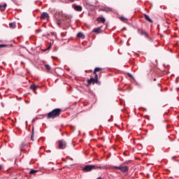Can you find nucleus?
Segmentation results:
<instances>
[{"label":"nucleus","instance_id":"obj_2","mask_svg":"<svg viewBox=\"0 0 179 179\" xmlns=\"http://www.w3.org/2000/svg\"><path fill=\"white\" fill-rule=\"evenodd\" d=\"M60 114H61V109L56 108L48 114L47 118L48 120H50V118H55V117H59Z\"/></svg>","mask_w":179,"mask_h":179},{"label":"nucleus","instance_id":"obj_4","mask_svg":"<svg viewBox=\"0 0 179 179\" xmlns=\"http://www.w3.org/2000/svg\"><path fill=\"white\" fill-rule=\"evenodd\" d=\"M59 16H62V17H64V19H67L68 20H71V19H72L71 15H69L67 14H65L62 11H59Z\"/></svg>","mask_w":179,"mask_h":179},{"label":"nucleus","instance_id":"obj_30","mask_svg":"<svg viewBox=\"0 0 179 179\" xmlns=\"http://www.w3.org/2000/svg\"><path fill=\"white\" fill-rule=\"evenodd\" d=\"M96 179H103L101 177H99Z\"/></svg>","mask_w":179,"mask_h":179},{"label":"nucleus","instance_id":"obj_27","mask_svg":"<svg viewBox=\"0 0 179 179\" xmlns=\"http://www.w3.org/2000/svg\"><path fill=\"white\" fill-rule=\"evenodd\" d=\"M51 48V45H50L47 49H45V51H48V50H50Z\"/></svg>","mask_w":179,"mask_h":179},{"label":"nucleus","instance_id":"obj_28","mask_svg":"<svg viewBox=\"0 0 179 179\" xmlns=\"http://www.w3.org/2000/svg\"><path fill=\"white\" fill-rule=\"evenodd\" d=\"M0 170H2V165H0Z\"/></svg>","mask_w":179,"mask_h":179},{"label":"nucleus","instance_id":"obj_3","mask_svg":"<svg viewBox=\"0 0 179 179\" xmlns=\"http://www.w3.org/2000/svg\"><path fill=\"white\" fill-rule=\"evenodd\" d=\"M113 169H116L117 170H120L122 173H127L128 170H129V167L127 166H113Z\"/></svg>","mask_w":179,"mask_h":179},{"label":"nucleus","instance_id":"obj_24","mask_svg":"<svg viewBox=\"0 0 179 179\" xmlns=\"http://www.w3.org/2000/svg\"><path fill=\"white\" fill-rule=\"evenodd\" d=\"M95 76H94V79H96L98 82H99V76L97 75L96 73H94Z\"/></svg>","mask_w":179,"mask_h":179},{"label":"nucleus","instance_id":"obj_10","mask_svg":"<svg viewBox=\"0 0 179 179\" xmlns=\"http://www.w3.org/2000/svg\"><path fill=\"white\" fill-rule=\"evenodd\" d=\"M97 80L93 78H91L90 80H88V83L90 85L92 83H97Z\"/></svg>","mask_w":179,"mask_h":179},{"label":"nucleus","instance_id":"obj_23","mask_svg":"<svg viewBox=\"0 0 179 179\" xmlns=\"http://www.w3.org/2000/svg\"><path fill=\"white\" fill-rule=\"evenodd\" d=\"M57 24L59 26V27H61V20H57Z\"/></svg>","mask_w":179,"mask_h":179},{"label":"nucleus","instance_id":"obj_25","mask_svg":"<svg viewBox=\"0 0 179 179\" xmlns=\"http://www.w3.org/2000/svg\"><path fill=\"white\" fill-rule=\"evenodd\" d=\"M5 47H8V45H5V44H1L0 45V48H3Z\"/></svg>","mask_w":179,"mask_h":179},{"label":"nucleus","instance_id":"obj_8","mask_svg":"<svg viewBox=\"0 0 179 179\" xmlns=\"http://www.w3.org/2000/svg\"><path fill=\"white\" fill-rule=\"evenodd\" d=\"M50 15L47 13H43L41 15V19H47Z\"/></svg>","mask_w":179,"mask_h":179},{"label":"nucleus","instance_id":"obj_14","mask_svg":"<svg viewBox=\"0 0 179 179\" xmlns=\"http://www.w3.org/2000/svg\"><path fill=\"white\" fill-rule=\"evenodd\" d=\"M77 37H78L79 38H85V34H83V33L82 32H78L77 34Z\"/></svg>","mask_w":179,"mask_h":179},{"label":"nucleus","instance_id":"obj_6","mask_svg":"<svg viewBox=\"0 0 179 179\" xmlns=\"http://www.w3.org/2000/svg\"><path fill=\"white\" fill-rule=\"evenodd\" d=\"M144 17L145 20H148V22H149L150 23H153V20L151 19L150 17H149V15L144 14Z\"/></svg>","mask_w":179,"mask_h":179},{"label":"nucleus","instance_id":"obj_17","mask_svg":"<svg viewBox=\"0 0 179 179\" xmlns=\"http://www.w3.org/2000/svg\"><path fill=\"white\" fill-rule=\"evenodd\" d=\"M100 30H101L100 27H98V28H94L93 31L99 34V33H100Z\"/></svg>","mask_w":179,"mask_h":179},{"label":"nucleus","instance_id":"obj_29","mask_svg":"<svg viewBox=\"0 0 179 179\" xmlns=\"http://www.w3.org/2000/svg\"><path fill=\"white\" fill-rule=\"evenodd\" d=\"M128 75L130 76L131 77H132V74L128 73Z\"/></svg>","mask_w":179,"mask_h":179},{"label":"nucleus","instance_id":"obj_1","mask_svg":"<svg viewBox=\"0 0 179 179\" xmlns=\"http://www.w3.org/2000/svg\"><path fill=\"white\" fill-rule=\"evenodd\" d=\"M97 169H99L100 170H107L108 167L105 165V166H100V165H86L84 168H83V171L84 173H89L92 171V170H97Z\"/></svg>","mask_w":179,"mask_h":179},{"label":"nucleus","instance_id":"obj_22","mask_svg":"<svg viewBox=\"0 0 179 179\" xmlns=\"http://www.w3.org/2000/svg\"><path fill=\"white\" fill-rule=\"evenodd\" d=\"M120 20H122V22H127V18H125L124 17H120Z\"/></svg>","mask_w":179,"mask_h":179},{"label":"nucleus","instance_id":"obj_18","mask_svg":"<svg viewBox=\"0 0 179 179\" xmlns=\"http://www.w3.org/2000/svg\"><path fill=\"white\" fill-rule=\"evenodd\" d=\"M101 68L100 67H96L94 69V73H96V72H100V71H101Z\"/></svg>","mask_w":179,"mask_h":179},{"label":"nucleus","instance_id":"obj_21","mask_svg":"<svg viewBox=\"0 0 179 179\" xmlns=\"http://www.w3.org/2000/svg\"><path fill=\"white\" fill-rule=\"evenodd\" d=\"M35 173H37V170L31 169L29 171V174H35Z\"/></svg>","mask_w":179,"mask_h":179},{"label":"nucleus","instance_id":"obj_12","mask_svg":"<svg viewBox=\"0 0 179 179\" xmlns=\"http://www.w3.org/2000/svg\"><path fill=\"white\" fill-rule=\"evenodd\" d=\"M98 22H99L100 23H105L106 22V18L103 17H99L97 18Z\"/></svg>","mask_w":179,"mask_h":179},{"label":"nucleus","instance_id":"obj_26","mask_svg":"<svg viewBox=\"0 0 179 179\" xmlns=\"http://www.w3.org/2000/svg\"><path fill=\"white\" fill-rule=\"evenodd\" d=\"M13 23H12V22H10V24H9V27L10 28V29H12V28H13Z\"/></svg>","mask_w":179,"mask_h":179},{"label":"nucleus","instance_id":"obj_5","mask_svg":"<svg viewBox=\"0 0 179 179\" xmlns=\"http://www.w3.org/2000/svg\"><path fill=\"white\" fill-rule=\"evenodd\" d=\"M58 145L59 149H64L66 147V142H65L64 140H60L58 142Z\"/></svg>","mask_w":179,"mask_h":179},{"label":"nucleus","instance_id":"obj_20","mask_svg":"<svg viewBox=\"0 0 179 179\" xmlns=\"http://www.w3.org/2000/svg\"><path fill=\"white\" fill-rule=\"evenodd\" d=\"M31 141H34V130L32 129V134H31Z\"/></svg>","mask_w":179,"mask_h":179},{"label":"nucleus","instance_id":"obj_15","mask_svg":"<svg viewBox=\"0 0 179 179\" xmlns=\"http://www.w3.org/2000/svg\"><path fill=\"white\" fill-rule=\"evenodd\" d=\"M37 87H38L36 84H33V85H31L30 89H31V90H36V89Z\"/></svg>","mask_w":179,"mask_h":179},{"label":"nucleus","instance_id":"obj_19","mask_svg":"<svg viewBox=\"0 0 179 179\" xmlns=\"http://www.w3.org/2000/svg\"><path fill=\"white\" fill-rule=\"evenodd\" d=\"M45 67L48 71H51V66L48 64H45Z\"/></svg>","mask_w":179,"mask_h":179},{"label":"nucleus","instance_id":"obj_13","mask_svg":"<svg viewBox=\"0 0 179 179\" xmlns=\"http://www.w3.org/2000/svg\"><path fill=\"white\" fill-rule=\"evenodd\" d=\"M140 34L141 36H145V37H146V38H149V36L148 35V33H146V31H145L144 30H141L140 32Z\"/></svg>","mask_w":179,"mask_h":179},{"label":"nucleus","instance_id":"obj_16","mask_svg":"<svg viewBox=\"0 0 179 179\" xmlns=\"http://www.w3.org/2000/svg\"><path fill=\"white\" fill-rule=\"evenodd\" d=\"M24 148H26V143H22L20 146V150H23V149H24Z\"/></svg>","mask_w":179,"mask_h":179},{"label":"nucleus","instance_id":"obj_7","mask_svg":"<svg viewBox=\"0 0 179 179\" xmlns=\"http://www.w3.org/2000/svg\"><path fill=\"white\" fill-rule=\"evenodd\" d=\"M101 10H102V12H111V10H113V8L109 7H105L103 8H101Z\"/></svg>","mask_w":179,"mask_h":179},{"label":"nucleus","instance_id":"obj_9","mask_svg":"<svg viewBox=\"0 0 179 179\" xmlns=\"http://www.w3.org/2000/svg\"><path fill=\"white\" fill-rule=\"evenodd\" d=\"M83 8L80 6H74V10H76V12H82Z\"/></svg>","mask_w":179,"mask_h":179},{"label":"nucleus","instance_id":"obj_31","mask_svg":"<svg viewBox=\"0 0 179 179\" xmlns=\"http://www.w3.org/2000/svg\"><path fill=\"white\" fill-rule=\"evenodd\" d=\"M154 80L156 81V78H155Z\"/></svg>","mask_w":179,"mask_h":179},{"label":"nucleus","instance_id":"obj_11","mask_svg":"<svg viewBox=\"0 0 179 179\" xmlns=\"http://www.w3.org/2000/svg\"><path fill=\"white\" fill-rule=\"evenodd\" d=\"M6 6H7L6 3H4L3 4L0 5V10L1 12H3V10H5L6 8Z\"/></svg>","mask_w":179,"mask_h":179}]
</instances>
